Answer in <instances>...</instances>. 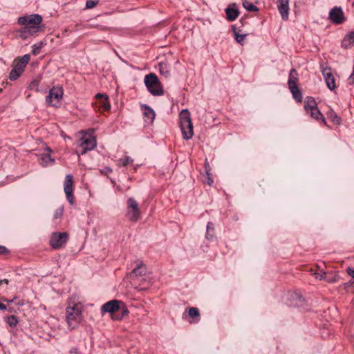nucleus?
Returning a JSON list of instances; mask_svg holds the SVG:
<instances>
[{"mask_svg": "<svg viewBox=\"0 0 354 354\" xmlns=\"http://www.w3.org/2000/svg\"><path fill=\"white\" fill-rule=\"evenodd\" d=\"M322 75L324 77L325 82L327 87L330 91H333L336 88L335 79L333 73H331V68L325 67L322 69Z\"/></svg>", "mask_w": 354, "mask_h": 354, "instance_id": "obj_11", "label": "nucleus"}, {"mask_svg": "<svg viewBox=\"0 0 354 354\" xmlns=\"http://www.w3.org/2000/svg\"><path fill=\"white\" fill-rule=\"evenodd\" d=\"M106 95H103L102 93H97L96 95H95V97L97 99H100V100H102L104 97H105Z\"/></svg>", "mask_w": 354, "mask_h": 354, "instance_id": "obj_47", "label": "nucleus"}, {"mask_svg": "<svg viewBox=\"0 0 354 354\" xmlns=\"http://www.w3.org/2000/svg\"><path fill=\"white\" fill-rule=\"evenodd\" d=\"M317 103L313 97H307L305 100V110L306 112H309L310 110L317 107Z\"/></svg>", "mask_w": 354, "mask_h": 354, "instance_id": "obj_22", "label": "nucleus"}, {"mask_svg": "<svg viewBox=\"0 0 354 354\" xmlns=\"http://www.w3.org/2000/svg\"><path fill=\"white\" fill-rule=\"evenodd\" d=\"M63 212H64L63 207H59L57 209H56V211L55 212V214H54V218L57 219V218H61L63 215Z\"/></svg>", "mask_w": 354, "mask_h": 354, "instance_id": "obj_35", "label": "nucleus"}, {"mask_svg": "<svg viewBox=\"0 0 354 354\" xmlns=\"http://www.w3.org/2000/svg\"><path fill=\"white\" fill-rule=\"evenodd\" d=\"M68 236L67 232H53L50 239V245L55 250L63 248L67 243Z\"/></svg>", "mask_w": 354, "mask_h": 354, "instance_id": "obj_7", "label": "nucleus"}, {"mask_svg": "<svg viewBox=\"0 0 354 354\" xmlns=\"http://www.w3.org/2000/svg\"><path fill=\"white\" fill-rule=\"evenodd\" d=\"M80 147L82 149L81 153L93 149L96 147V140L91 133L85 132L80 139Z\"/></svg>", "mask_w": 354, "mask_h": 354, "instance_id": "obj_5", "label": "nucleus"}, {"mask_svg": "<svg viewBox=\"0 0 354 354\" xmlns=\"http://www.w3.org/2000/svg\"><path fill=\"white\" fill-rule=\"evenodd\" d=\"M203 183L207 184L211 187L214 183L213 178H206V180L204 181Z\"/></svg>", "mask_w": 354, "mask_h": 354, "instance_id": "obj_43", "label": "nucleus"}, {"mask_svg": "<svg viewBox=\"0 0 354 354\" xmlns=\"http://www.w3.org/2000/svg\"><path fill=\"white\" fill-rule=\"evenodd\" d=\"M41 21L42 17L38 14L20 17L18 19V24L24 27L19 30V37L23 39H26L30 36L40 32L42 29Z\"/></svg>", "mask_w": 354, "mask_h": 354, "instance_id": "obj_1", "label": "nucleus"}, {"mask_svg": "<svg viewBox=\"0 0 354 354\" xmlns=\"http://www.w3.org/2000/svg\"><path fill=\"white\" fill-rule=\"evenodd\" d=\"M328 118L335 124L339 125L342 122L341 118L336 114L333 110H330L327 113Z\"/></svg>", "mask_w": 354, "mask_h": 354, "instance_id": "obj_23", "label": "nucleus"}, {"mask_svg": "<svg viewBox=\"0 0 354 354\" xmlns=\"http://www.w3.org/2000/svg\"><path fill=\"white\" fill-rule=\"evenodd\" d=\"M314 274L316 279L322 280L326 277V273L324 270H321L319 272H315Z\"/></svg>", "mask_w": 354, "mask_h": 354, "instance_id": "obj_37", "label": "nucleus"}, {"mask_svg": "<svg viewBox=\"0 0 354 354\" xmlns=\"http://www.w3.org/2000/svg\"><path fill=\"white\" fill-rule=\"evenodd\" d=\"M214 231V225L212 223L209 222L207 225V233H206V237L208 239H212L213 235L210 234V231Z\"/></svg>", "mask_w": 354, "mask_h": 354, "instance_id": "obj_33", "label": "nucleus"}, {"mask_svg": "<svg viewBox=\"0 0 354 354\" xmlns=\"http://www.w3.org/2000/svg\"><path fill=\"white\" fill-rule=\"evenodd\" d=\"M21 74L22 72L21 71L17 69L16 67H13L10 73L9 78L11 80H16Z\"/></svg>", "mask_w": 354, "mask_h": 354, "instance_id": "obj_27", "label": "nucleus"}, {"mask_svg": "<svg viewBox=\"0 0 354 354\" xmlns=\"http://www.w3.org/2000/svg\"><path fill=\"white\" fill-rule=\"evenodd\" d=\"M7 323L12 327H15L18 324V319L15 315H10L7 319Z\"/></svg>", "mask_w": 354, "mask_h": 354, "instance_id": "obj_30", "label": "nucleus"}, {"mask_svg": "<svg viewBox=\"0 0 354 354\" xmlns=\"http://www.w3.org/2000/svg\"><path fill=\"white\" fill-rule=\"evenodd\" d=\"M144 82L147 90L151 95L159 96L164 94L162 84L155 73L146 75Z\"/></svg>", "mask_w": 354, "mask_h": 354, "instance_id": "obj_4", "label": "nucleus"}, {"mask_svg": "<svg viewBox=\"0 0 354 354\" xmlns=\"http://www.w3.org/2000/svg\"><path fill=\"white\" fill-rule=\"evenodd\" d=\"M121 304H123V302L121 301L111 300L102 306V313H109L111 314L112 319H119L118 317L113 315V314L120 310Z\"/></svg>", "mask_w": 354, "mask_h": 354, "instance_id": "obj_8", "label": "nucleus"}, {"mask_svg": "<svg viewBox=\"0 0 354 354\" xmlns=\"http://www.w3.org/2000/svg\"><path fill=\"white\" fill-rule=\"evenodd\" d=\"M0 310H6V306L3 304V303L0 302Z\"/></svg>", "mask_w": 354, "mask_h": 354, "instance_id": "obj_49", "label": "nucleus"}, {"mask_svg": "<svg viewBox=\"0 0 354 354\" xmlns=\"http://www.w3.org/2000/svg\"><path fill=\"white\" fill-rule=\"evenodd\" d=\"M84 306L80 302L69 301L66 308V322L71 330L77 328L83 320Z\"/></svg>", "mask_w": 354, "mask_h": 354, "instance_id": "obj_2", "label": "nucleus"}, {"mask_svg": "<svg viewBox=\"0 0 354 354\" xmlns=\"http://www.w3.org/2000/svg\"><path fill=\"white\" fill-rule=\"evenodd\" d=\"M205 172H206L207 176H211L212 175V173L210 172L211 168H210L209 165L207 160H205Z\"/></svg>", "mask_w": 354, "mask_h": 354, "instance_id": "obj_39", "label": "nucleus"}, {"mask_svg": "<svg viewBox=\"0 0 354 354\" xmlns=\"http://www.w3.org/2000/svg\"><path fill=\"white\" fill-rule=\"evenodd\" d=\"M52 150L48 146H46L44 148V151L43 153L39 155V158L38 159L39 164L43 167H46L48 165H52L55 160L51 157Z\"/></svg>", "mask_w": 354, "mask_h": 354, "instance_id": "obj_12", "label": "nucleus"}, {"mask_svg": "<svg viewBox=\"0 0 354 354\" xmlns=\"http://www.w3.org/2000/svg\"><path fill=\"white\" fill-rule=\"evenodd\" d=\"M278 10L283 20L288 19L289 15V1L288 0H278Z\"/></svg>", "mask_w": 354, "mask_h": 354, "instance_id": "obj_15", "label": "nucleus"}, {"mask_svg": "<svg viewBox=\"0 0 354 354\" xmlns=\"http://www.w3.org/2000/svg\"><path fill=\"white\" fill-rule=\"evenodd\" d=\"M133 164V160L129 157H125L124 158H120L118 160V165L119 166L126 167L129 165Z\"/></svg>", "mask_w": 354, "mask_h": 354, "instance_id": "obj_28", "label": "nucleus"}, {"mask_svg": "<svg viewBox=\"0 0 354 354\" xmlns=\"http://www.w3.org/2000/svg\"><path fill=\"white\" fill-rule=\"evenodd\" d=\"M73 178H66L64 185V189L68 203L71 205L74 204L73 200Z\"/></svg>", "mask_w": 354, "mask_h": 354, "instance_id": "obj_14", "label": "nucleus"}, {"mask_svg": "<svg viewBox=\"0 0 354 354\" xmlns=\"http://www.w3.org/2000/svg\"><path fill=\"white\" fill-rule=\"evenodd\" d=\"M14 67H16L17 69H19V71H21L22 73L26 67L25 65H24L20 61H19L15 66Z\"/></svg>", "mask_w": 354, "mask_h": 354, "instance_id": "obj_40", "label": "nucleus"}, {"mask_svg": "<svg viewBox=\"0 0 354 354\" xmlns=\"http://www.w3.org/2000/svg\"><path fill=\"white\" fill-rule=\"evenodd\" d=\"M308 113L310 114V115L313 118H314L317 120L321 119L322 122L325 125L326 124V120H325L324 117L323 116V115L322 114V113L320 112V111L319 110L317 106L310 110L309 112H308Z\"/></svg>", "mask_w": 354, "mask_h": 354, "instance_id": "obj_21", "label": "nucleus"}, {"mask_svg": "<svg viewBox=\"0 0 354 354\" xmlns=\"http://www.w3.org/2000/svg\"><path fill=\"white\" fill-rule=\"evenodd\" d=\"M225 14H226V19L229 21H234L239 15V11L236 8V4L232 3L230 4L226 9H225Z\"/></svg>", "mask_w": 354, "mask_h": 354, "instance_id": "obj_16", "label": "nucleus"}, {"mask_svg": "<svg viewBox=\"0 0 354 354\" xmlns=\"http://www.w3.org/2000/svg\"><path fill=\"white\" fill-rule=\"evenodd\" d=\"M180 127L185 140H189L193 137V124L188 109H183L180 113Z\"/></svg>", "mask_w": 354, "mask_h": 354, "instance_id": "obj_3", "label": "nucleus"}, {"mask_svg": "<svg viewBox=\"0 0 354 354\" xmlns=\"http://www.w3.org/2000/svg\"><path fill=\"white\" fill-rule=\"evenodd\" d=\"M100 106L102 107L104 110H109L111 108V106L108 102V96L105 95V97L101 100L100 101Z\"/></svg>", "mask_w": 354, "mask_h": 354, "instance_id": "obj_31", "label": "nucleus"}, {"mask_svg": "<svg viewBox=\"0 0 354 354\" xmlns=\"http://www.w3.org/2000/svg\"><path fill=\"white\" fill-rule=\"evenodd\" d=\"M188 313V316L192 320L189 321V323H198L200 320V312L198 308L196 307H191L186 310Z\"/></svg>", "mask_w": 354, "mask_h": 354, "instance_id": "obj_17", "label": "nucleus"}, {"mask_svg": "<svg viewBox=\"0 0 354 354\" xmlns=\"http://www.w3.org/2000/svg\"><path fill=\"white\" fill-rule=\"evenodd\" d=\"M111 172V169L110 168L106 167L104 169V170L103 171H102V174L104 175H108Z\"/></svg>", "mask_w": 354, "mask_h": 354, "instance_id": "obj_46", "label": "nucleus"}, {"mask_svg": "<svg viewBox=\"0 0 354 354\" xmlns=\"http://www.w3.org/2000/svg\"><path fill=\"white\" fill-rule=\"evenodd\" d=\"M129 181V178H118L117 181L111 180L114 185H118V189L122 192H124L129 188V185H128Z\"/></svg>", "mask_w": 354, "mask_h": 354, "instance_id": "obj_18", "label": "nucleus"}, {"mask_svg": "<svg viewBox=\"0 0 354 354\" xmlns=\"http://www.w3.org/2000/svg\"><path fill=\"white\" fill-rule=\"evenodd\" d=\"M127 217L133 222H136L140 217V211L137 201L133 198L127 200Z\"/></svg>", "mask_w": 354, "mask_h": 354, "instance_id": "obj_6", "label": "nucleus"}, {"mask_svg": "<svg viewBox=\"0 0 354 354\" xmlns=\"http://www.w3.org/2000/svg\"><path fill=\"white\" fill-rule=\"evenodd\" d=\"M8 253V249L2 245H0V254H4Z\"/></svg>", "mask_w": 354, "mask_h": 354, "instance_id": "obj_42", "label": "nucleus"}, {"mask_svg": "<svg viewBox=\"0 0 354 354\" xmlns=\"http://www.w3.org/2000/svg\"><path fill=\"white\" fill-rule=\"evenodd\" d=\"M347 272L351 277L354 278V268L348 267L347 268Z\"/></svg>", "mask_w": 354, "mask_h": 354, "instance_id": "obj_44", "label": "nucleus"}, {"mask_svg": "<svg viewBox=\"0 0 354 354\" xmlns=\"http://www.w3.org/2000/svg\"><path fill=\"white\" fill-rule=\"evenodd\" d=\"M347 82L350 85H353L354 84V65L353 67V72L351 74V75L348 77L347 80Z\"/></svg>", "mask_w": 354, "mask_h": 354, "instance_id": "obj_38", "label": "nucleus"}, {"mask_svg": "<svg viewBox=\"0 0 354 354\" xmlns=\"http://www.w3.org/2000/svg\"><path fill=\"white\" fill-rule=\"evenodd\" d=\"M243 6L248 11L257 12L259 10V8L247 0L243 1Z\"/></svg>", "mask_w": 354, "mask_h": 354, "instance_id": "obj_26", "label": "nucleus"}, {"mask_svg": "<svg viewBox=\"0 0 354 354\" xmlns=\"http://www.w3.org/2000/svg\"><path fill=\"white\" fill-rule=\"evenodd\" d=\"M293 97L298 102H301L302 100V95L301 93L298 88V86H292L291 88H289Z\"/></svg>", "mask_w": 354, "mask_h": 354, "instance_id": "obj_25", "label": "nucleus"}, {"mask_svg": "<svg viewBox=\"0 0 354 354\" xmlns=\"http://www.w3.org/2000/svg\"><path fill=\"white\" fill-rule=\"evenodd\" d=\"M351 284H353L354 283V281H350Z\"/></svg>", "mask_w": 354, "mask_h": 354, "instance_id": "obj_52", "label": "nucleus"}, {"mask_svg": "<svg viewBox=\"0 0 354 354\" xmlns=\"http://www.w3.org/2000/svg\"><path fill=\"white\" fill-rule=\"evenodd\" d=\"M43 46H44V43L42 41H40L38 44H34L32 46V53L34 55H38L40 53V50H41V48L43 47Z\"/></svg>", "mask_w": 354, "mask_h": 354, "instance_id": "obj_29", "label": "nucleus"}, {"mask_svg": "<svg viewBox=\"0 0 354 354\" xmlns=\"http://www.w3.org/2000/svg\"><path fill=\"white\" fill-rule=\"evenodd\" d=\"M3 283H5V284L8 285L9 283L8 279H4L3 280H1L0 281V286H1Z\"/></svg>", "mask_w": 354, "mask_h": 354, "instance_id": "obj_48", "label": "nucleus"}, {"mask_svg": "<svg viewBox=\"0 0 354 354\" xmlns=\"http://www.w3.org/2000/svg\"><path fill=\"white\" fill-rule=\"evenodd\" d=\"M148 286H149V283H147V286H143L142 287H141L140 289H146L148 288Z\"/></svg>", "mask_w": 354, "mask_h": 354, "instance_id": "obj_50", "label": "nucleus"}, {"mask_svg": "<svg viewBox=\"0 0 354 354\" xmlns=\"http://www.w3.org/2000/svg\"><path fill=\"white\" fill-rule=\"evenodd\" d=\"M147 272V268L142 263H140L137 266L136 268H135L131 273V277L132 279L138 281H144L146 282L147 280L143 277L146 274Z\"/></svg>", "mask_w": 354, "mask_h": 354, "instance_id": "obj_13", "label": "nucleus"}, {"mask_svg": "<svg viewBox=\"0 0 354 354\" xmlns=\"http://www.w3.org/2000/svg\"><path fill=\"white\" fill-rule=\"evenodd\" d=\"M142 109L144 115L149 120L150 123H152L156 115L154 111L147 105H142Z\"/></svg>", "mask_w": 354, "mask_h": 354, "instance_id": "obj_20", "label": "nucleus"}, {"mask_svg": "<svg viewBox=\"0 0 354 354\" xmlns=\"http://www.w3.org/2000/svg\"><path fill=\"white\" fill-rule=\"evenodd\" d=\"M294 74L297 75V71L295 69H291L289 74L288 86L289 88L292 86H297V78L295 77Z\"/></svg>", "mask_w": 354, "mask_h": 354, "instance_id": "obj_24", "label": "nucleus"}, {"mask_svg": "<svg viewBox=\"0 0 354 354\" xmlns=\"http://www.w3.org/2000/svg\"><path fill=\"white\" fill-rule=\"evenodd\" d=\"M63 96V89L61 86H53L50 89L46 102L48 105L56 106Z\"/></svg>", "mask_w": 354, "mask_h": 354, "instance_id": "obj_9", "label": "nucleus"}, {"mask_svg": "<svg viewBox=\"0 0 354 354\" xmlns=\"http://www.w3.org/2000/svg\"><path fill=\"white\" fill-rule=\"evenodd\" d=\"M98 0H88L86 3V8H93L98 3Z\"/></svg>", "mask_w": 354, "mask_h": 354, "instance_id": "obj_34", "label": "nucleus"}, {"mask_svg": "<svg viewBox=\"0 0 354 354\" xmlns=\"http://www.w3.org/2000/svg\"><path fill=\"white\" fill-rule=\"evenodd\" d=\"M328 19L334 24H341L345 21L346 17L340 7H335L329 12Z\"/></svg>", "mask_w": 354, "mask_h": 354, "instance_id": "obj_10", "label": "nucleus"}, {"mask_svg": "<svg viewBox=\"0 0 354 354\" xmlns=\"http://www.w3.org/2000/svg\"><path fill=\"white\" fill-rule=\"evenodd\" d=\"M354 44V32H351L343 39L342 45L344 48H348Z\"/></svg>", "mask_w": 354, "mask_h": 354, "instance_id": "obj_19", "label": "nucleus"}, {"mask_svg": "<svg viewBox=\"0 0 354 354\" xmlns=\"http://www.w3.org/2000/svg\"><path fill=\"white\" fill-rule=\"evenodd\" d=\"M66 177L69 178V177H73V176H72V175H71V174H68V175H66Z\"/></svg>", "mask_w": 354, "mask_h": 354, "instance_id": "obj_51", "label": "nucleus"}, {"mask_svg": "<svg viewBox=\"0 0 354 354\" xmlns=\"http://www.w3.org/2000/svg\"><path fill=\"white\" fill-rule=\"evenodd\" d=\"M234 38H235L236 41L239 44H243V41H244V39L246 37V35L245 34L240 35L236 32L235 29L234 30Z\"/></svg>", "mask_w": 354, "mask_h": 354, "instance_id": "obj_32", "label": "nucleus"}, {"mask_svg": "<svg viewBox=\"0 0 354 354\" xmlns=\"http://www.w3.org/2000/svg\"><path fill=\"white\" fill-rule=\"evenodd\" d=\"M123 306V308H120V310H121V312H122V316L120 317H118L119 319H121L122 317H123L124 315H127L128 313H129V310H127V308H126L124 306V304H122Z\"/></svg>", "mask_w": 354, "mask_h": 354, "instance_id": "obj_41", "label": "nucleus"}, {"mask_svg": "<svg viewBox=\"0 0 354 354\" xmlns=\"http://www.w3.org/2000/svg\"><path fill=\"white\" fill-rule=\"evenodd\" d=\"M69 353L70 354H79V352H78V350L77 348L73 347V348H71Z\"/></svg>", "mask_w": 354, "mask_h": 354, "instance_id": "obj_45", "label": "nucleus"}, {"mask_svg": "<svg viewBox=\"0 0 354 354\" xmlns=\"http://www.w3.org/2000/svg\"><path fill=\"white\" fill-rule=\"evenodd\" d=\"M30 59V57L28 54L24 55L19 61L25 66L28 64Z\"/></svg>", "mask_w": 354, "mask_h": 354, "instance_id": "obj_36", "label": "nucleus"}]
</instances>
